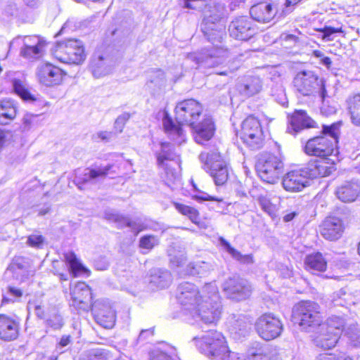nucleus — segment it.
<instances>
[{"label":"nucleus","mask_w":360,"mask_h":360,"mask_svg":"<svg viewBox=\"0 0 360 360\" xmlns=\"http://www.w3.org/2000/svg\"><path fill=\"white\" fill-rule=\"evenodd\" d=\"M12 83L15 93L22 100L27 101H33L35 100L34 96L29 92L20 79H15L13 80Z\"/></svg>","instance_id":"09e8293b"},{"label":"nucleus","mask_w":360,"mask_h":360,"mask_svg":"<svg viewBox=\"0 0 360 360\" xmlns=\"http://www.w3.org/2000/svg\"><path fill=\"white\" fill-rule=\"evenodd\" d=\"M109 352L102 348L91 349L86 352L81 360H110Z\"/></svg>","instance_id":"de8ad7c7"},{"label":"nucleus","mask_w":360,"mask_h":360,"mask_svg":"<svg viewBox=\"0 0 360 360\" xmlns=\"http://www.w3.org/2000/svg\"><path fill=\"white\" fill-rule=\"evenodd\" d=\"M44 238L41 235L32 234L28 236L27 243L32 248H41Z\"/></svg>","instance_id":"6e6d98bb"},{"label":"nucleus","mask_w":360,"mask_h":360,"mask_svg":"<svg viewBox=\"0 0 360 360\" xmlns=\"http://www.w3.org/2000/svg\"><path fill=\"white\" fill-rule=\"evenodd\" d=\"M70 305L78 310L87 311L92 308L91 289L84 282H78L74 287L70 285Z\"/></svg>","instance_id":"dca6fc26"},{"label":"nucleus","mask_w":360,"mask_h":360,"mask_svg":"<svg viewBox=\"0 0 360 360\" xmlns=\"http://www.w3.org/2000/svg\"><path fill=\"white\" fill-rule=\"evenodd\" d=\"M360 192V186L357 182L346 181L336 189L337 197L342 202H349L355 200Z\"/></svg>","instance_id":"c756f323"},{"label":"nucleus","mask_w":360,"mask_h":360,"mask_svg":"<svg viewBox=\"0 0 360 360\" xmlns=\"http://www.w3.org/2000/svg\"><path fill=\"white\" fill-rule=\"evenodd\" d=\"M221 245L225 251H226L233 259L237 260L241 264H252L253 258L252 255H243L236 249L233 248L231 244L224 238H219Z\"/></svg>","instance_id":"a19ab883"},{"label":"nucleus","mask_w":360,"mask_h":360,"mask_svg":"<svg viewBox=\"0 0 360 360\" xmlns=\"http://www.w3.org/2000/svg\"><path fill=\"white\" fill-rule=\"evenodd\" d=\"M89 68L96 78H100L108 75L112 68L106 64L105 60L101 55H94L90 63Z\"/></svg>","instance_id":"c9c22d12"},{"label":"nucleus","mask_w":360,"mask_h":360,"mask_svg":"<svg viewBox=\"0 0 360 360\" xmlns=\"http://www.w3.org/2000/svg\"><path fill=\"white\" fill-rule=\"evenodd\" d=\"M45 46H35L22 45L20 54L22 57L27 59H37L41 58L44 52Z\"/></svg>","instance_id":"a18cd8bd"},{"label":"nucleus","mask_w":360,"mask_h":360,"mask_svg":"<svg viewBox=\"0 0 360 360\" xmlns=\"http://www.w3.org/2000/svg\"><path fill=\"white\" fill-rule=\"evenodd\" d=\"M256 31L255 25L248 16L236 17L229 25L230 36L238 40H248L255 34Z\"/></svg>","instance_id":"2eb2a0df"},{"label":"nucleus","mask_w":360,"mask_h":360,"mask_svg":"<svg viewBox=\"0 0 360 360\" xmlns=\"http://www.w3.org/2000/svg\"><path fill=\"white\" fill-rule=\"evenodd\" d=\"M130 115L127 112H124L118 116L114 124V128L117 133H121Z\"/></svg>","instance_id":"4d7b16f0"},{"label":"nucleus","mask_w":360,"mask_h":360,"mask_svg":"<svg viewBox=\"0 0 360 360\" xmlns=\"http://www.w3.org/2000/svg\"><path fill=\"white\" fill-rule=\"evenodd\" d=\"M304 266L307 271L323 272L327 269V262L321 252H314L306 256Z\"/></svg>","instance_id":"473e14b6"},{"label":"nucleus","mask_w":360,"mask_h":360,"mask_svg":"<svg viewBox=\"0 0 360 360\" xmlns=\"http://www.w3.org/2000/svg\"><path fill=\"white\" fill-rule=\"evenodd\" d=\"M198 1H204V0H185L184 7L189 9H200L202 11V5Z\"/></svg>","instance_id":"0e129e2a"},{"label":"nucleus","mask_w":360,"mask_h":360,"mask_svg":"<svg viewBox=\"0 0 360 360\" xmlns=\"http://www.w3.org/2000/svg\"><path fill=\"white\" fill-rule=\"evenodd\" d=\"M37 75L41 84L46 86H52L60 84L63 72L56 66L45 63L38 68Z\"/></svg>","instance_id":"6ab92c4d"},{"label":"nucleus","mask_w":360,"mask_h":360,"mask_svg":"<svg viewBox=\"0 0 360 360\" xmlns=\"http://www.w3.org/2000/svg\"><path fill=\"white\" fill-rule=\"evenodd\" d=\"M159 244V238L154 235H145L139 240V247L142 249L152 250Z\"/></svg>","instance_id":"603ef678"},{"label":"nucleus","mask_w":360,"mask_h":360,"mask_svg":"<svg viewBox=\"0 0 360 360\" xmlns=\"http://www.w3.org/2000/svg\"><path fill=\"white\" fill-rule=\"evenodd\" d=\"M207 297V292H200L198 288L189 282L181 283L177 288L176 298L185 310L193 312L202 304Z\"/></svg>","instance_id":"9b49d317"},{"label":"nucleus","mask_w":360,"mask_h":360,"mask_svg":"<svg viewBox=\"0 0 360 360\" xmlns=\"http://www.w3.org/2000/svg\"><path fill=\"white\" fill-rule=\"evenodd\" d=\"M290 126L287 131L290 134H297L301 130L307 128L316 127V123L307 112L302 110H297L290 116L289 120Z\"/></svg>","instance_id":"5701e85b"},{"label":"nucleus","mask_w":360,"mask_h":360,"mask_svg":"<svg viewBox=\"0 0 360 360\" xmlns=\"http://www.w3.org/2000/svg\"><path fill=\"white\" fill-rule=\"evenodd\" d=\"M241 360H271L266 349H251L248 352V359Z\"/></svg>","instance_id":"864d4df0"},{"label":"nucleus","mask_w":360,"mask_h":360,"mask_svg":"<svg viewBox=\"0 0 360 360\" xmlns=\"http://www.w3.org/2000/svg\"><path fill=\"white\" fill-rule=\"evenodd\" d=\"M229 330L236 338L246 336L251 328V321L243 314H233L229 320Z\"/></svg>","instance_id":"b1692460"},{"label":"nucleus","mask_w":360,"mask_h":360,"mask_svg":"<svg viewBox=\"0 0 360 360\" xmlns=\"http://www.w3.org/2000/svg\"><path fill=\"white\" fill-rule=\"evenodd\" d=\"M260 179L268 184H275L283 172L284 164L280 157L273 154L262 155L256 165Z\"/></svg>","instance_id":"9d476101"},{"label":"nucleus","mask_w":360,"mask_h":360,"mask_svg":"<svg viewBox=\"0 0 360 360\" xmlns=\"http://www.w3.org/2000/svg\"><path fill=\"white\" fill-rule=\"evenodd\" d=\"M202 5V12L204 18L202 20L203 24H213L221 23V20L226 15V8L224 4L221 3H217L214 1H209L208 2L198 1Z\"/></svg>","instance_id":"aec40b11"},{"label":"nucleus","mask_w":360,"mask_h":360,"mask_svg":"<svg viewBox=\"0 0 360 360\" xmlns=\"http://www.w3.org/2000/svg\"><path fill=\"white\" fill-rule=\"evenodd\" d=\"M222 290L229 299L241 301L250 296L252 288L246 279L233 276L223 283Z\"/></svg>","instance_id":"4468645a"},{"label":"nucleus","mask_w":360,"mask_h":360,"mask_svg":"<svg viewBox=\"0 0 360 360\" xmlns=\"http://www.w3.org/2000/svg\"><path fill=\"white\" fill-rule=\"evenodd\" d=\"M112 167V165L109 164L104 167L101 166L94 169L86 168L81 176H77V184L79 185L89 182L95 183L98 178L104 179ZM78 187L81 188L79 186Z\"/></svg>","instance_id":"cd10ccee"},{"label":"nucleus","mask_w":360,"mask_h":360,"mask_svg":"<svg viewBox=\"0 0 360 360\" xmlns=\"http://www.w3.org/2000/svg\"><path fill=\"white\" fill-rule=\"evenodd\" d=\"M347 103L352 123L360 126V94L349 98Z\"/></svg>","instance_id":"c03bdc74"},{"label":"nucleus","mask_w":360,"mask_h":360,"mask_svg":"<svg viewBox=\"0 0 360 360\" xmlns=\"http://www.w3.org/2000/svg\"><path fill=\"white\" fill-rule=\"evenodd\" d=\"M25 271V274L22 276V279L30 278L34 276L35 271L31 260L24 257H15L11 263L7 267L6 271H10L13 274Z\"/></svg>","instance_id":"bb28decb"},{"label":"nucleus","mask_w":360,"mask_h":360,"mask_svg":"<svg viewBox=\"0 0 360 360\" xmlns=\"http://www.w3.org/2000/svg\"><path fill=\"white\" fill-rule=\"evenodd\" d=\"M17 113L16 106L11 100L0 101V124H7L13 120Z\"/></svg>","instance_id":"58836bf2"},{"label":"nucleus","mask_w":360,"mask_h":360,"mask_svg":"<svg viewBox=\"0 0 360 360\" xmlns=\"http://www.w3.org/2000/svg\"><path fill=\"white\" fill-rule=\"evenodd\" d=\"M154 334V330L152 328L142 330L139 335V340H145Z\"/></svg>","instance_id":"338daca9"},{"label":"nucleus","mask_w":360,"mask_h":360,"mask_svg":"<svg viewBox=\"0 0 360 360\" xmlns=\"http://www.w3.org/2000/svg\"><path fill=\"white\" fill-rule=\"evenodd\" d=\"M345 325V319L340 316H331L326 322H321L319 329L326 332L333 333L340 336Z\"/></svg>","instance_id":"4c0bfd02"},{"label":"nucleus","mask_w":360,"mask_h":360,"mask_svg":"<svg viewBox=\"0 0 360 360\" xmlns=\"http://www.w3.org/2000/svg\"><path fill=\"white\" fill-rule=\"evenodd\" d=\"M317 335L314 338V343L316 347L323 349H330L335 346L340 336L333 333L326 332L321 329H316Z\"/></svg>","instance_id":"72a5a7b5"},{"label":"nucleus","mask_w":360,"mask_h":360,"mask_svg":"<svg viewBox=\"0 0 360 360\" xmlns=\"http://www.w3.org/2000/svg\"><path fill=\"white\" fill-rule=\"evenodd\" d=\"M295 90L303 96L319 94L322 101L327 97L326 81L312 70H304L298 72L293 78Z\"/></svg>","instance_id":"423d86ee"},{"label":"nucleus","mask_w":360,"mask_h":360,"mask_svg":"<svg viewBox=\"0 0 360 360\" xmlns=\"http://www.w3.org/2000/svg\"><path fill=\"white\" fill-rule=\"evenodd\" d=\"M201 348L211 360H241L238 353L229 349L225 338L216 330H211L202 337Z\"/></svg>","instance_id":"20e7f679"},{"label":"nucleus","mask_w":360,"mask_h":360,"mask_svg":"<svg viewBox=\"0 0 360 360\" xmlns=\"http://www.w3.org/2000/svg\"><path fill=\"white\" fill-rule=\"evenodd\" d=\"M201 29L205 37L213 45H215V43L221 42L222 39L226 36L225 27L222 23H202Z\"/></svg>","instance_id":"7c9ffc66"},{"label":"nucleus","mask_w":360,"mask_h":360,"mask_svg":"<svg viewBox=\"0 0 360 360\" xmlns=\"http://www.w3.org/2000/svg\"><path fill=\"white\" fill-rule=\"evenodd\" d=\"M229 56V51L222 46L212 45L197 53H190L187 59L197 65L196 68L206 72L207 70L223 64Z\"/></svg>","instance_id":"0eeeda50"},{"label":"nucleus","mask_w":360,"mask_h":360,"mask_svg":"<svg viewBox=\"0 0 360 360\" xmlns=\"http://www.w3.org/2000/svg\"><path fill=\"white\" fill-rule=\"evenodd\" d=\"M165 72L161 70H156L154 72V76L150 79V83L155 84V86H161L165 82Z\"/></svg>","instance_id":"bf43d9fd"},{"label":"nucleus","mask_w":360,"mask_h":360,"mask_svg":"<svg viewBox=\"0 0 360 360\" xmlns=\"http://www.w3.org/2000/svg\"><path fill=\"white\" fill-rule=\"evenodd\" d=\"M97 323L105 328H112L115 323V314L112 307L101 302H95L91 309Z\"/></svg>","instance_id":"4be33fe9"},{"label":"nucleus","mask_w":360,"mask_h":360,"mask_svg":"<svg viewBox=\"0 0 360 360\" xmlns=\"http://www.w3.org/2000/svg\"><path fill=\"white\" fill-rule=\"evenodd\" d=\"M53 52L58 60L65 63L79 64L86 58L82 42L75 39L58 41Z\"/></svg>","instance_id":"1a4fd4ad"},{"label":"nucleus","mask_w":360,"mask_h":360,"mask_svg":"<svg viewBox=\"0 0 360 360\" xmlns=\"http://www.w3.org/2000/svg\"><path fill=\"white\" fill-rule=\"evenodd\" d=\"M37 117V115H34L32 114H26L22 120L25 127H30Z\"/></svg>","instance_id":"774afa93"},{"label":"nucleus","mask_w":360,"mask_h":360,"mask_svg":"<svg viewBox=\"0 0 360 360\" xmlns=\"http://www.w3.org/2000/svg\"><path fill=\"white\" fill-rule=\"evenodd\" d=\"M105 217L109 221L117 223V227L119 229L129 227L133 231L136 232V234H138L141 231L139 225L137 223L132 221L128 217L120 214L116 212H106L105 213Z\"/></svg>","instance_id":"e433bc0d"},{"label":"nucleus","mask_w":360,"mask_h":360,"mask_svg":"<svg viewBox=\"0 0 360 360\" xmlns=\"http://www.w3.org/2000/svg\"><path fill=\"white\" fill-rule=\"evenodd\" d=\"M342 221L334 216L326 217L320 226V233L326 240H336L339 239L344 231Z\"/></svg>","instance_id":"412c9836"},{"label":"nucleus","mask_w":360,"mask_h":360,"mask_svg":"<svg viewBox=\"0 0 360 360\" xmlns=\"http://www.w3.org/2000/svg\"><path fill=\"white\" fill-rule=\"evenodd\" d=\"M152 360H173L171 356L166 353L160 351H156L153 353Z\"/></svg>","instance_id":"69168bd1"},{"label":"nucleus","mask_w":360,"mask_h":360,"mask_svg":"<svg viewBox=\"0 0 360 360\" xmlns=\"http://www.w3.org/2000/svg\"><path fill=\"white\" fill-rule=\"evenodd\" d=\"M309 182L304 167L288 172L282 179L283 187L288 192H300L309 186Z\"/></svg>","instance_id":"f3484780"},{"label":"nucleus","mask_w":360,"mask_h":360,"mask_svg":"<svg viewBox=\"0 0 360 360\" xmlns=\"http://www.w3.org/2000/svg\"><path fill=\"white\" fill-rule=\"evenodd\" d=\"M176 158L173 151V146L169 143L161 144V151L157 155V160L160 165H163L165 160H174Z\"/></svg>","instance_id":"49530a36"},{"label":"nucleus","mask_w":360,"mask_h":360,"mask_svg":"<svg viewBox=\"0 0 360 360\" xmlns=\"http://www.w3.org/2000/svg\"><path fill=\"white\" fill-rule=\"evenodd\" d=\"M202 292H207V297L193 312V317L198 316L205 323L217 322L221 315V305L217 285L210 283L202 288Z\"/></svg>","instance_id":"39448f33"},{"label":"nucleus","mask_w":360,"mask_h":360,"mask_svg":"<svg viewBox=\"0 0 360 360\" xmlns=\"http://www.w3.org/2000/svg\"><path fill=\"white\" fill-rule=\"evenodd\" d=\"M71 336L68 335H64L61 337L58 345L56 346V350L58 353L62 354L64 352L63 350H61L62 347H66L71 342Z\"/></svg>","instance_id":"680f3d73"},{"label":"nucleus","mask_w":360,"mask_h":360,"mask_svg":"<svg viewBox=\"0 0 360 360\" xmlns=\"http://www.w3.org/2000/svg\"><path fill=\"white\" fill-rule=\"evenodd\" d=\"M172 280L171 273L162 269H153L150 271L149 287L152 290L167 288Z\"/></svg>","instance_id":"c85d7f7f"},{"label":"nucleus","mask_w":360,"mask_h":360,"mask_svg":"<svg viewBox=\"0 0 360 360\" xmlns=\"http://www.w3.org/2000/svg\"><path fill=\"white\" fill-rule=\"evenodd\" d=\"M191 127L193 130L194 139L200 144L209 141L214 135V127L211 118H205L201 122L194 124Z\"/></svg>","instance_id":"393cba45"},{"label":"nucleus","mask_w":360,"mask_h":360,"mask_svg":"<svg viewBox=\"0 0 360 360\" xmlns=\"http://www.w3.org/2000/svg\"><path fill=\"white\" fill-rule=\"evenodd\" d=\"M255 329L262 339L269 341L280 336L283 328L279 318L271 313H265L257 319Z\"/></svg>","instance_id":"ddd939ff"},{"label":"nucleus","mask_w":360,"mask_h":360,"mask_svg":"<svg viewBox=\"0 0 360 360\" xmlns=\"http://www.w3.org/2000/svg\"><path fill=\"white\" fill-rule=\"evenodd\" d=\"M238 136L252 150L259 149L263 146L264 136L261 124L254 117L250 116L243 122Z\"/></svg>","instance_id":"f8f14e48"},{"label":"nucleus","mask_w":360,"mask_h":360,"mask_svg":"<svg viewBox=\"0 0 360 360\" xmlns=\"http://www.w3.org/2000/svg\"><path fill=\"white\" fill-rule=\"evenodd\" d=\"M262 89V82L258 77H248L238 85L240 94L245 97H251L259 93Z\"/></svg>","instance_id":"2f4dec72"},{"label":"nucleus","mask_w":360,"mask_h":360,"mask_svg":"<svg viewBox=\"0 0 360 360\" xmlns=\"http://www.w3.org/2000/svg\"><path fill=\"white\" fill-rule=\"evenodd\" d=\"M48 326L54 330L60 329L64 323L62 316L58 314V311L55 307L49 311V317L46 320Z\"/></svg>","instance_id":"8fccbe9b"},{"label":"nucleus","mask_w":360,"mask_h":360,"mask_svg":"<svg viewBox=\"0 0 360 360\" xmlns=\"http://www.w3.org/2000/svg\"><path fill=\"white\" fill-rule=\"evenodd\" d=\"M176 209L182 214L187 216L192 222L197 224L198 221L199 213L197 210L193 207L180 204H174Z\"/></svg>","instance_id":"3c124183"},{"label":"nucleus","mask_w":360,"mask_h":360,"mask_svg":"<svg viewBox=\"0 0 360 360\" xmlns=\"http://www.w3.org/2000/svg\"><path fill=\"white\" fill-rule=\"evenodd\" d=\"M316 360H351L350 358H346L343 355L336 356L331 354H320Z\"/></svg>","instance_id":"e2e57ef3"},{"label":"nucleus","mask_w":360,"mask_h":360,"mask_svg":"<svg viewBox=\"0 0 360 360\" xmlns=\"http://www.w3.org/2000/svg\"><path fill=\"white\" fill-rule=\"evenodd\" d=\"M340 32V29L326 27L322 31V39L326 41H333L334 39V34Z\"/></svg>","instance_id":"13d9d810"},{"label":"nucleus","mask_w":360,"mask_h":360,"mask_svg":"<svg viewBox=\"0 0 360 360\" xmlns=\"http://www.w3.org/2000/svg\"><path fill=\"white\" fill-rule=\"evenodd\" d=\"M292 320L302 330L315 332L322 322L320 306L313 301H301L293 307Z\"/></svg>","instance_id":"7ed1b4c3"},{"label":"nucleus","mask_w":360,"mask_h":360,"mask_svg":"<svg viewBox=\"0 0 360 360\" xmlns=\"http://www.w3.org/2000/svg\"><path fill=\"white\" fill-rule=\"evenodd\" d=\"M202 107L194 99H187L179 102L175 108V118L179 125L173 122L167 112H165L162 119L164 128L167 133L172 136L178 143L184 141V134L179 125H193L201 115Z\"/></svg>","instance_id":"f257e3e1"},{"label":"nucleus","mask_w":360,"mask_h":360,"mask_svg":"<svg viewBox=\"0 0 360 360\" xmlns=\"http://www.w3.org/2000/svg\"><path fill=\"white\" fill-rule=\"evenodd\" d=\"M340 122H335L330 125L323 124L321 135L311 138L307 141L304 146V152L309 155L326 158L336 150L340 133Z\"/></svg>","instance_id":"f03ea898"},{"label":"nucleus","mask_w":360,"mask_h":360,"mask_svg":"<svg viewBox=\"0 0 360 360\" xmlns=\"http://www.w3.org/2000/svg\"><path fill=\"white\" fill-rule=\"evenodd\" d=\"M46 41L39 36L30 35V36H18L14 38L11 42L9 46V51L15 49L20 45H29L35 46H46Z\"/></svg>","instance_id":"ea45409f"},{"label":"nucleus","mask_w":360,"mask_h":360,"mask_svg":"<svg viewBox=\"0 0 360 360\" xmlns=\"http://www.w3.org/2000/svg\"><path fill=\"white\" fill-rule=\"evenodd\" d=\"M213 267L212 264L204 261L193 262L187 265L186 274L205 276L213 270Z\"/></svg>","instance_id":"79ce46f5"},{"label":"nucleus","mask_w":360,"mask_h":360,"mask_svg":"<svg viewBox=\"0 0 360 360\" xmlns=\"http://www.w3.org/2000/svg\"><path fill=\"white\" fill-rule=\"evenodd\" d=\"M304 167L309 179L326 176L331 172L330 168L326 165V162L323 160L310 161Z\"/></svg>","instance_id":"f704fd0d"},{"label":"nucleus","mask_w":360,"mask_h":360,"mask_svg":"<svg viewBox=\"0 0 360 360\" xmlns=\"http://www.w3.org/2000/svg\"><path fill=\"white\" fill-rule=\"evenodd\" d=\"M259 205L262 209L268 213L269 215H275L278 210L277 206L274 204L271 200L266 196H260L258 199Z\"/></svg>","instance_id":"5fc2aeb1"},{"label":"nucleus","mask_w":360,"mask_h":360,"mask_svg":"<svg viewBox=\"0 0 360 360\" xmlns=\"http://www.w3.org/2000/svg\"><path fill=\"white\" fill-rule=\"evenodd\" d=\"M65 262L69 265V269L73 276L77 277L80 274L87 271V269L79 262L73 252L64 254Z\"/></svg>","instance_id":"37998d69"},{"label":"nucleus","mask_w":360,"mask_h":360,"mask_svg":"<svg viewBox=\"0 0 360 360\" xmlns=\"http://www.w3.org/2000/svg\"><path fill=\"white\" fill-rule=\"evenodd\" d=\"M199 160L203 164V169L210 174L217 185H223L226 182L229 177L227 165L219 152H202Z\"/></svg>","instance_id":"6e6552de"},{"label":"nucleus","mask_w":360,"mask_h":360,"mask_svg":"<svg viewBox=\"0 0 360 360\" xmlns=\"http://www.w3.org/2000/svg\"><path fill=\"white\" fill-rule=\"evenodd\" d=\"M19 323L13 319L0 314V338L5 341H11L18 336Z\"/></svg>","instance_id":"a878e982"},{"label":"nucleus","mask_w":360,"mask_h":360,"mask_svg":"<svg viewBox=\"0 0 360 360\" xmlns=\"http://www.w3.org/2000/svg\"><path fill=\"white\" fill-rule=\"evenodd\" d=\"M300 1L301 0H286L284 4V8L281 11V15L286 16L290 13L293 11L294 6Z\"/></svg>","instance_id":"052dcab7"},{"label":"nucleus","mask_w":360,"mask_h":360,"mask_svg":"<svg viewBox=\"0 0 360 360\" xmlns=\"http://www.w3.org/2000/svg\"><path fill=\"white\" fill-rule=\"evenodd\" d=\"M278 4L276 1H264L254 4L250 9L251 17L259 22H269L276 16Z\"/></svg>","instance_id":"a211bd4d"}]
</instances>
